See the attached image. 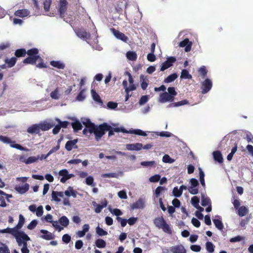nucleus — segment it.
Instances as JSON below:
<instances>
[{"label": "nucleus", "mask_w": 253, "mask_h": 253, "mask_svg": "<svg viewBox=\"0 0 253 253\" xmlns=\"http://www.w3.org/2000/svg\"><path fill=\"white\" fill-rule=\"evenodd\" d=\"M106 126L108 127L106 123L99 125L92 124L85 127L83 132L86 136H89L90 134H93L96 140L98 141L105 134L107 128Z\"/></svg>", "instance_id": "f257e3e1"}, {"label": "nucleus", "mask_w": 253, "mask_h": 253, "mask_svg": "<svg viewBox=\"0 0 253 253\" xmlns=\"http://www.w3.org/2000/svg\"><path fill=\"white\" fill-rule=\"evenodd\" d=\"M177 94L174 87H169L168 88V92L165 91L160 93L159 101L162 103L167 102H172L174 101Z\"/></svg>", "instance_id": "f03ea898"}, {"label": "nucleus", "mask_w": 253, "mask_h": 253, "mask_svg": "<svg viewBox=\"0 0 253 253\" xmlns=\"http://www.w3.org/2000/svg\"><path fill=\"white\" fill-rule=\"evenodd\" d=\"M153 223L157 228L162 229L165 233L169 235L172 234V229L170 225L167 223L163 216H161L155 218L153 220Z\"/></svg>", "instance_id": "7ed1b4c3"}, {"label": "nucleus", "mask_w": 253, "mask_h": 253, "mask_svg": "<svg viewBox=\"0 0 253 253\" xmlns=\"http://www.w3.org/2000/svg\"><path fill=\"white\" fill-rule=\"evenodd\" d=\"M13 236L16 240V241L19 246L30 240V237L25 233L24 232L21 231H16L13 234Z\"/></svg>", "instance_id": "20e7f679"}, {"label": "nucleus", "mask_w": 253, "mask_h": 253, "mask_svg": "<svg viewBox=\"0 0 253 253\" xmlns=\"http://www.w3.org/2000/svg\"><path fill=\"white\" fill-rule=\"evenodd\" d=\"M0 141L4 144H9L11 148L20 150H27V149L23 147L21 145L16 143L15 141L11 140L10 138L6 136L0 135Z\"/></svg>", "instance_id": "39448f33"}, {"label": "nucleus", "mask_w": 253, "mask_h": 253, "mask_svg": "<svg viewBox=\"0 0 253 253\" xmlns=\"http://www.w3.org/2000/svg\"><path fill=\"white\" fill-rule=\"evenodd\" d=\"M201 92L203 94L208 93L211 89L212 86V82L209 78L206 79L204 81L201 83Z\"/></svg>", "instance_id": "423d86ee"}, {"label": "nucleus", "mask_w": 253, "mask_h": 253, "mask_svg": "<svg viewBox=\"0 0 253 253\" xmlns=\"http://www.w3.org/2000/svg\"><path fill=\"white\" fill-rule=\"evenodd\" d=\"M107 126L108 127L106 126V131H108V136H111L114 134V132H122L123 133H127V130L124 127H112L110 125L107 124Z\"/></svg>", "instance_id": "0eeeda50"}, {"label": "nucleus", "mask_w": 253, "mask_h": 253, "mask_svg": "<svg viewBox=\"0 0 253 253\" xmlns=\"http://www.w3.org/2000/svg\"><path fill=\"white\" fill-rule=\"evenodd\" d=\"M58 174L59 176H62L60 179V182L62 183H65L67 180L75 176L74 174L69 173L68 171L66 169L60 170Z\"/></svg>", "instance_id": "6e6552de"}, {"label": "nucleus", "mask_w": 253, "mask_h": 253, "mask_svg": "<svg viewBox=\"0 0 253 253\" xmlns=\"http://www.w3.org/2000/svg\"><path fill=\"white\" fill-rule=\"evenodd\" d=\"M110 31L117 39L120 40L125 42L128 43L129 41L128 38L124 33L116 30L114 28L110 29Z\"/></svg>", "instance_id": "1a4fd4ad"}, {"label": "nucleus", "mask_w": 253, "mask_h": 253, "mask_svg": "<svg viewBox=\"0 0 253 253\" xmlns=\"http://www.w3.org/2000/svg\"><path fill=\"white\" fill-rule=\"evenodd\" d=\"M175 57L173 56H169L167 58L166 61H165L164 63H162L160 71H164L165 70L168 69L170 67L172 66L173 63L176 61Z\"/></svg>", "instance_id": "9d476101"}, {"label": "nucleus", "mask_w": 253, "mask_h": 253, "mask_svg": "<svg viewBox=\"0 0 253 253\" xmlns=\"http://www.w3.org/2000/svg\"><path fill=\"white\" fill-rule=\"evenodd\" d=\"M77 36L80 39L87 41L90 38V34L84 29H78L75 31Z\"/></svg>", "instance_id": "9b49d317"}, {"label": "nucleus", "mask_w": 253, "mask_h": 253, "mask_svg": "<svg viewBox=\"0 0 253 253\" xmlns=\"http://www.w3.org/2000/svg\"><path fill=\"white\" fill-rule=\"evenodd\" d=\"M68 2L66 0H60L58 11L60 17H63L67 8Z\"/></svg>", "instance_id": "f8f14e48"}, {"label": "nucleus", "mask_w": 253, "mask_h": 253, "mask_svg": "<svg viewBox=\"0 0 253 253\" xmlns=\"http://www.w3.org/2000/svg\"><path fill=\"white\" fill-rule=\"evenodd\" d=\"M192 42L189 41L188 38L185 39L179 43V46L181 47H184L185 52H188L191 49Z\"/></svg>", "instance_id": "ddd939ff"}, {"label": "nucleus", "mask_w": 253, "mask_h": 253, "mask_svg": "<svg viewBox=\"0 0 253 253\" xmlns=\"http://www.w3.org/2000/svg\"><path fill=\"white\" fill-rule=\"evenodd\" d=\"M39 125L40 130L42 131H47L53 127L55 124L52 122H48L47 121H44L39 123Z\"/></svg>", "instance_id": "4468645a"}, {"label": "nucleus", "mask_w": 253, "mask_h": 253, "mask_svg": "<svg viewBox=\"0 0 253 253\" xmlns=\"http://www.w3.org/2000/svg\"><path fill=\"white\" fill-rule=\"evenodd\" d=\"M14 15L20 18H25L30 16V12L27 9H18L15 11Z\"/></svg>", "instance_id": "2eb2a0df"}, {"label": "nucleus", "mask_w": 253, "mask_h": 253, "mask_svg": "<svg viewBox=\"0 0 253 253\" xmlns=\"http://www.w3.org/2000/svg\"><path fill=\"white\" fill-rule=\"evenodd\" d=\"M145 206V202L143 199H139L135 202L133 203L130 206L131 210H134L137 209H143Z\"/></svg>", "instance_id": "dca6fc26"}, {"label": "nucleus", "mask_w": 253, "mask_h": 253, "mask_svg": "<svg viewBox=\"0 0 253 253\" xmlns=\"http://www.w3.org/2000/svg\"><path fill=\"white\" fill-rule=\"evenodd\" d=\"M142 147L143 145L140 143L128 144L126 145V149L130 151H138L142 149Z\"/></svg>", "instance_id": "f3484780"}, {"label": "nucleus", "mask_w": 253, "mask_h": 253, "mask_svg": "<svg viewBox=\"0 0 253 253\" xmlns=\"http://www.w3.org/2000/svg\"><path fill=\"white\" fill-rule=\"evenodd\" d=\"M40 232L43 234V235L41 236V237L43 239L50 240H52L55 238V236L47 230L42 229L40 230Z\"/></svg>", "instance_id": "a211bd4d"}, {"label": "nucleus", "mask_w": 253, "mask_h": 253, "mask_svg": "<svg viewBox=\"0 0 253 253\" xmlns=\"http://www.w3.org/2000/svg\"><path fill=\"white\" fill-rule=\"evenodd\" d=\"M40 131V129L39 124H34L29 126L27 129V132L30 134H38Z\"/></svg>", "instance_id": "6ab92c4d"}, {"label": "nucleus", "mask_w": 253, "mask_h": 253, "mask_svg": "<svg viewBox=\"0 0 253 253\" xmlns=\"http://www.w3.org/2000/svg\"><path fill=\"white\" fill-rule=\"evenodd\" d=\"M77 139H74L68 141L65 144V148L67 151H71L74 148H77L76 143Z\"/></svg>", "instance_id": "aec40b11"}, {"label": "nucleus", "mask_w": 253, "mask_h": 253, "mask_svg": "<svg viewBox=\"0 0 253 253\" xmlns=\"http://www.w3.org/2000/svg\"><path fill=\"white\" fill-rule=\"evenodd\" d=\"M61 96L60 93L59 88L58 87H56L54 90L51 91L50 93V97L51 99L54 100H58Z\"/></svg>", "instance_id": "412c9836"}, {"label": "nucleus", "mask_w": 253, "mask_h": 253, "mask_svg": "<svg viewBox=\"0 0 253 253\" xmlns=\"http://www.w3.org/2000/svg\"><path fill=\"white\" fill-rule=\"evenodd\" d=\"M50 64L52 66L59 69H63L65 67L64 63L61 61H51Z\"/></svg>", "instance_id": "4be33fe9"}, {"label": "nucleus", "mask_w": 253, "mask_h": 253, "mask_svg": "<svg viewBox=\"0 0 253 253\" xmlns=\"http://www.w3.org/2000/svg\"><path fill=\"white\" fill-rule=\"evenodd\" d=\"M39 56H34L27 57L23 60V63L25 64H34L36 63L37 60L39 59Z\"/></svg>", "instance_id": "5701e85b"}, {"label": "nucleus", "mask_w": 253, "mask_h": 253, "mask_svg": "<svg viewBox=\"0 0 253 253\" xmlns=\"http://www.w3.org/2000/svg\"><path fill=\"white\" fill-rule=\"evenodd\" d=\"M64 193L63 192H58L53 191L51 194V197L52 199L57 202H59L61 201L60 199L58 198L63 197Z\"/></svg>", "instance_id": "b1692460"}, {"label": "nucleus", "mask_w": 253, "mask_h": 253, "mask_svg": "<svg viewBox=\"0 0 253 253\" xmlns=\"http://www.w3.org/2000/svg\"><path fill=\"white\" fill-rule=\"evenodd\" d=\"M29 189V185L28 183H25L23 186L16 187L15 188L16 190L21 194L25 193L28 191Z\"/></svg>", "instance_id": "393cba45"}, {"label": "nucleus", "mask_w": 253, "mask_h": 253, "mask_svg": "<svg viewBox=\"0 0 253 253\" xmlns=\"http://www.w3.org/2000/svg\"><path fill=\"white\" fill-rule=\"evenodd\" d=\"M25 223V218L22 214H20L19 216V221L18 224L13 227L15 229V231H19V230L22 227Z\"/></svg>", "instance_id": "a878e982"}, {"label": "nucleus", "mask_w": 253, "mask_h": 253, "mask_svg": "<svg viewBox=\"0 0 253 253\" xmlns=\"http://www.w3.org/2000/svg\"><path fill=\"white\" fill-rule=\"evenodd\" d=\"M127 133L134 134L143 136H146L147 135L146 132L139 129H131L129 130H127Z\"/></svg>", "instance_id": "bb28decb"}, {"label": "nucleus", "mask_w": 253, "mask_h": 253, "mask_svg": "<svg viewBox=\"0 0 253 253\" xmlns=\"http://www.w3.org/2000/svg\"><path fill=\"white\" fill-rule=\"evenodd\" d=\"M171 251L173 253H186V250L181 245L174 247Z\"/></svg>", "instance_id": "cd10ccee"}, {"label": "nucleus", "mask_w": 253, "mask_h": 253, "mask_svg": "<svg viewBox=\"0 0 253 253\" xmlns=\"http://www.w3.org/2000/svg\"><path fill=\"white\" fill-rule=\"evenodd\" d=\"M91 96H92L93 99L95 101L98 102V103H99L101 105L103 104V101L101 100L100 96L98 95V94L96 92V91L95 90L91 89Z\"/></svg>", "instance_id": "c85d7f7f"}, {"label": "nucleus", "mask_w": 253, "mask_h": 253, "mask_svg": "<svg viewBox=\"0 0 253 253\" xmlns=\"http://www.w3.org/2000/svg\"><path fill=\"white\" fill-rule=\"evenodd\" d=\"M94 206L96 205V208L95 209V212L96 213H100L103 208L106 207L107 205V201H105L104 202L102 203L101 205L100 204H97L95 202H94V204H93Z\"/></svg>", "instance_id": "c756f323"}, {"label": "nucleus", "mask_w": 253, "mask_h": 253, "mask_svg": "<svg viewBox=\"0 0 253 253\" xmlns=\"http://www.w3.org/2000/svg\"><path fill=\"white\" fill-rule=\"evenodd\" d=\"M85 89H82L79 94L76 96V99L79 102L83 101L86 98Z\"/></svg>", "instance_id": "7c9ffc66"}, {"label": "nucleus", "mask_w": 253, "mask_h": 253, "mask_svg": "<svg viewBox=\"0 0 253 253\" xmlns=\"http://www.w3.org/2000/svg\"><path fill=\"white\" fill-rule=\"evenodd\" d=\"M77 192L73 189L72 187L69 186L68 189L64 192V194L66 196L70 197L72 196L74 198L77 197Z\"/></svg>", "instance_id": "2f4dec72"}, {"label": "nucleus", "mask_w": 253, "mask_h": 253, "mask_svg": "<svg viewBox=\"0 0 253 253\" xmlns=\"http://www.w3.org/2000/svg\"><path fill=\"white\" fill-rule=\"evenodd\" d=\"M72 126L75 132H77L82 129L83 127L81 123L78 120H76L74 122H72Z\"/></svg>", "instance_id": "473e14b6"}, {"label": "nucleus", "mask_w": 253, "mask_h": 253, "mask_svg": "<svg viewBox=\"0 0 253 253\" xmlns=\"http://www.w3.org/2000/svg\"><path fill=\"white\" fill-rule=\"evenodd\" d=\"M126 58L130 61H135L137 59V54L133 51H128L126 53Z\"/></svg>", "instance_id": "72a5a7b5"}, {"label": "nucleus", "mask_w": 253, "mask_h": 253, "mask_svg": "<svg viewBox=\"0 0 253 253\" xmlns=\"http://www.w3.org/2000/svg\"><path fill=\"white\" fill-rule=\"evenodd\" d=\"M178 77V75L176 73H174L169 76H168L165 79L164 82V83H170L173 82Z\"/></svg>", "instance_id": "f704fd0d"}, {"label": "nucleus", "mask_w": 253, "mask_h": 253, "mask_svg": "<svg viewBox=\"0 0 253 253\" xmlns=\"http://www.w3.org/2000/svg\"><path fill=\"white\" fill-rule=\"evenodd\" d=\"M249 212L248 209L245 206H241L238 209V214L240 216H244L246 215Z\"/></svg>", "instance_id": "c9c22d12"}, {"label": "nucleus", "mask_w": 253, "mask_h": 253, "mask_svg": "<svg viewBox=\"0 0 253 253\" xmlns=\"http://www.w3.org/2000/svg\"><path fill=\"white\" fill-rule=\"evenodd\" d=\"M60 224L65 227H67L69 224V220L66 216H62L59 219Z\"/></svg>", "instance_id": "e433bc0d"}, {"label": "nucleus", "mask_w": 253, "mask_h": 253, "mask_svg": "<svg viewBox=\"0 0 253 253\" xmlns=\"http://www.w3.org/2000/svg\"><path fill=\"white\" fill-rule=\"evenodd\" d=\"M16 61V58L13 57L10 59L6 58L5 60V62L7 64V67L8 68H11L15 65Z\"/></svg>", "instance_id": "4c0bfd02"}, {"label": "nucleus", "mask_w": 253, "mask_h": 253, "mask_svg": "<svg viewBox=\"0 0 253 253\" xmlns=\"http://www.w3.org/2000/svg\"><path fill=\"white\" fill-rule=\"evenodd\" d=\"M189 104V102L186 99H184L181 101L173 103L169 105V107H179L184 105H187Z\"/></svg>", "instance_id": "58836bf2"}, {"label": "nucleus", "mask_w": 253, "mask_h": 253, "mask_svg": "<svg viewBox=\"0 0 253 253\" xmlns=\"http://www.w3.org/2000/svg\"><path fill=\"white\" fill-rule=\"evenodd\" d=\"M112 155L111 156H106L105 158H116L117 157H123L124 156V154L120 151H115L114 150L112 151Z\"/></svg>", "instance_id": "ea45409f"}, {"label": "nucleus", "mask_w": 253, "mask_h": 253, "mask_svg": "<svg viewBox=\"0 0 253 253\" xmlns=\"http://www.w3.org/2000/svg\"><path fill=\"white\" fill-rule=\"evenodd\" d=\"M140 80L141 82V87L143 90H145L148 86V83L145 81L147 80V78L144 76L141 75L140 77Z\"/></svg>", "instance_id": "a19ab883"}, {"label": "nucleus", "mask_w": 253, "mask_h": 253, "mask_svg": "<svg viewBox=\"0 0 253 253\" xmlns=\"http://www.w3.org/2000/svg\"><path fill=\"white\" fill-rule=\"evenodd\" d=\"M27 51L24 48L17 49L15 52V55L17 57L25 56Z\"/></svg>", "instance_id": "79ce46f5"}, {"label": "nucleus", "mask_w": 253, "mask_h": 253, "mask_svg": "<svg viewBox=\"0 0 253 253\" xmlns=\"http://www.w3.org/2000/svg\"><path fill=\"white\" fill-rule=\"evenodd\" d=\"M95 245L98 248H104L106 247V242L101 239H97L95 241Z\"/></svg>", "instance_id": "37998d69"}, {"label": "nucleus", "mask_w": 253, "mask_h": 253, "mask_svg": "<svg viewBox=\"0 0 253 253\" xmlns=\"http://www.w3.org/2000/svg\"><path fill=\"white\" fill-rule=\"evenodd\" d=\"M180 78L181 79H191L192 76L189 73L187 70L183 69L181 71Z\"/></svg>", "instance_id": "c03bdc74"}, {"label": "nucleus", "mask_w": 253, "mask_h": 253, "mask_svg": "<svg viewBox=\"0 0 253 253\" xmlns=\"http://www.w3.org/2000/svg\"><path fill=\"white\" fill-rule=\"evenodd\" d=\"M59 149V145H57L55 147L52 148L46 155H42L41 158H47L49 157L51 154L55 152Z\"/></svg>", "instance_id": "a18cd8bd"}, {"label": "nucleus", "mask_w": 253, "mask_h": 253, "mask_svg": "<svg viewBox=\"0 0 253 253\" xmlns=\"http://www.w3.org/2000/svg\"><path fill=\"white\" fill-rule=\"evenodd\" d=\"M55 120L58 123V125L61 128H66L69 123L68 121H61L59 118H56Z\"/></svg>", "instance_id": "49530a36"}, {"label": "nucleus", "mask_w": 253, "mask_h": 253, "mask_svg": "<svg viewBox=\"0 0 253 253\" xmlns=\"http://www.w3.org/2000/svg\"><path fill=\"white\" fill-rule=\"evenodd\" d=\"M213 222L215 227L220 230H221L223 228V225L222 221L220 219H214Z\"/></svg>", "instance_id": "de8ad7c7"}, {"label": "nucleus", "mask_w": 253, "mask_h": 253, "mask_svg": "<svg viewBox=\"0 0 253 253\" xmlns=\"http://www.w3.org/2000/svg\"><path fill=\"white\" fill-rule=\"evenodd\" d=\"M206 248L207 251L210 253H212L214 251V246L211 242H207L206 243Z\"/></svg>", "instance_id": "09e8293b"}, {"label": "nucleus", "mask_w": 253, "mask_h": 253, "mask_svg": "<svg viewBox=\"0 0 253 253\" xmlns=\"http://www.w3.org/2000/svg\"><path fill=\"white\" fill-rule=\"evenodd\" d=\"M199 169V179L201 184L203 187L205 186V173L204 171L201 168Z\"/></svg>", "instance_id": "8fccbe9b"}, {"label": "nucleus", "mask_w": 253, "mask_h": 253, "mask_svg": "<svg viewBox=\"0 0 253 253\" xmlns=\"http://www.w3.org/2000/svg\"><path fill=\"white\" fill-rule=\"evenodd\" d=\"M39 50L37 48H33L28 50L27 53L30 56H38Z\"/></svg>", "instance_id": "3c124183"}, {"label": "nucleus", "mask_w": 253, "mask_h": 253, "mask_svg": "<svg viewBox=\"0 0 253 253\" xmlns=\"http://www.w3.org/2000/svg\"><path fill=\"white\" fill-rule=\"evenodd\" d=\"M15 232V229L14 228H11L9 227H7L4 229H0V233H9L13 236V234H14Z\"/></svg>", "instance_id": "603ef678"}, {"label": "nucleus", "mask_w": 253, "mask_h": 253, "mask_svg": "<svg viewBox=\"0 0 253 253\" xmlns=\"http://www.w3.org/2000/svg\"><path fill=\"white\" fill-rule=\"evenodd\" d=\"M154 133H155L157 135L160 136L161 137H169L172 135L171 133L169 131H161L160 132H154Z\"/></svg>", "instance_id": "864d4df0"}, {"label": "nucleus", "mask_w": 253, "mask_h": 253, "mask_svg": "<svg viewBox=\"0 0 253 253\" xmlns=\"http://www.w3.org/2000/svg\"><path fill=\"white\" fill-rule=\"evenodd\" d=\"M96 232L99 236H105L108 234V232L106 231H105L99 226H97L96 228Z\"/></svg>", "instance_id": "5fc2aeb1"}, {"label": "nucleus", "mask_w": 253, "mask_h": 253, "mask_svg": "<svg viewBox=\"0 0 253 253\" xmlns=\"http://www.w3.org/2000/svg\"><path fill=\"white\" fill-rule=\"evenodd\" d=\"M211 204V201L209 198L203 197L202 198L201 205L203 207L209 206Z\"/></svg>", "instance_id": "6e6d98bb"}, {"label": "nucleus", "mask_w": 253, "mask_h": 253, "mask_svg": "<svg viewBox=\"0 0 253 253\" xmlns=\"http://www.w3.org/2000/svg\"><path fill=\"white\" fill-rule=\"evenodd\" d=\"M141 165L144 167H155L156 163L155 161H145L141 163Z\"/></svg>", "instance_id": "4d7b16f0"}, {"label": "nucleus", "mask_w": 253, "mask_h": 253, "mask_svg": "<svg viewBox=\"0 0 253 253\" xmlns=\"http://www.w3.org/2000/svg\"><path fill=\"white\" fill-rule=\"evenodd\" d=\"M51 0H45L43 2V8L45 11H48L51 4Z\"/></svg>", "instance_id": "13d9d810"}, {"label": "nucleus", "mask_w": 253, "mask_h": 253, "mask_svg": "<svg viewBox=\"0 0 253 253\" xmlns=\"http://www.w3.org/2000/svg\"><path fill=\"white\" fill-rule=\"evenodd\" d=\"M172 193L176 197H179L182 194V191H181L179 188L178 189L177 187H174L172 190Z\"/></svg>", "instance_id": "bf43d9fd"}, {"label": "nucleus", "mask_w": 253, "mask_h": 253, "mask_svg": "<svg viewBox=\"0 0 253 253\" xmlns=\"http://www.w3.org/2000/svg\"><path fill=\"white\" fill-rule=\"evenodd\" d=\"M149 100L148 96L147 95L142 96L139 100V104L140 105H143L145 104L146 102H148Z\"/></svg>", "instance_id": "052dcab7"}, {"label": "nucleus", "mask_w": 253, "mask_h": 253, "mask_svg": "<svg viewBox=\"0 0 253 253\" xmlns=\"http://www.w3.org/2000/svg\"><path fill=\"white\" fill-rule=\"evenodd\" d=\"M198 71L200 74L203 77V78L205 77L208 73V71L206 69V67L205 66H201L199 69Z\"/></svg>", "instance_id": "680f3d73"}, {"label": "nucleus", "mask_w": 253, "mask_h": 253, "mask_svg": "<svg viewBox=\"0 0 253 253\" xmlns=\"http://www.w3.org/2000/svg\"><path fill=\"white\" fill-rule=\"evenodd\" d=\"M199 199L197 196H194L191 198V204L195 208L199 207Z\"/></svg>", "instance_id": "e2e57ef3"}, {"label": "nucleus", "mask_w": 253, "mask_h": 253, "mask_svg": "<svg viewBox=\"0 0 253 253\" xmlns=\"http://www.w3.org/2000/svg\"><path fill=\"white\" fill-rule=\"evenodd\" d=\"M101 177L103 178H117L118 177V174L116 173H104L101 175Z\"/></svg>", "instance_id": "0e129e2a"}, {"label": "nucleus", "mask_w": 253, "mask_h": 253, "mask_svg": "<svg viewBox=\"0 0 253 253\" xmlns=\"http://www.w3.org/2000/svg\"><path fill=\"white\" fill-rule=\"evenodd\" d=\"M52 226L55 228L56 230H57L58 232H60L63 229V227L60 226L58 224V222L57 221H52L51 222Z\"/></svg>", "instance_id": "69168bd1"}, {"label": "nucleus", "mask_w": 253, "mask_h": 253, "mask_svg": "<svg viewBox=\"0 0 253 253\" xmlns=\"http://www.w3.org/2000/svg\"><path fill=\"white\" fill-rule=\"evenodd\" d=\"M82 123L85 126V127L88 126H91L92 124H94L90 121L89 119L87 118H82Z\"/></svg>", "instance_id": "338daca9"}, {"label": "nucleus", "mask_w": 253, "mask_h": 253, "mask_svg": "<svg viewBox=\"0 0 253 253\" xmlns=\"http://www.w3.org/2000/svg\"><path fill=\"white\" fill-rule=\"evenodd\" d=\"M37 224H38V221L36 220H35V219L33 220L30 223V224H28V225L27 226V228L29 230H33L36 227Z\"/></svg>", "instance_id": "774afa93"}]
</instances>
